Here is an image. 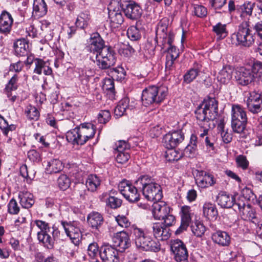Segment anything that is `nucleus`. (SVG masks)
I'll list each match as a JSON object with an SVG mask.
<instances>
[{
	"label": "nucleus",
	"instance_id": "20",
	"mask_svg": "<svg viewBox=\"0 0 262 262\" xmlns=\"http://www.w3.org/2000/svg\"><path fill=\"white\" fill-rule=\"evenodd\" d=\"M116 160L118 163L124 164L130 158L129 146L124 141H119L116 143Z\"/></svg>",
	"mask_w": 262,
	"mask_h": 262
},
{
	"label": "nucleus",
	"instance_id": "29",
	"mask_svg": "<svg viewBox=\"0 0 262 262\" xmlns=\"http://www.w3.org/2000/svg\"><path fill=\"white\" fill-rule=\"evenodd\" d=\"M203 213L205 217L211 221L215 220L218 215L215 205L210 202H206L204 204Z\"/></svg>",
	"mask_w": 262,
	"mask_h": 262
},
{
	"label": "nucleus",
	"instance_id": "42",
	"mask_svg": "<svg viewBox=\"0 0 262 262\" xmlns=\"http://www.w3.org/2000/svg\"><path fill=\"white\" fill-rule=\"evenodd\" d=\"M79 78L82 82H88L90 78L94 76L95 70L89 67H84L79 71Z\"/></svg>",
	"mask_w": 262,
	"mask_h": 262
},
{
	"label": "nucleus",
	"instance_id": "43",
	"mask_svg": "<svg viewBox=\"0 0 262 262\" xmlns=\"http://www.w3.org/2000/svg\"><path fill=\"white\" fill-rule=\"evenodd\" d=\"M200 71V70L198 66L187 71L183 76L184 82L187 84L191 82L199 75Z\"/></svg>",
	"mask_w": 262,
	"mask_h": 262
},
{
	"label": "nucleus",
	"instance_id": "52",
	"mask_svg": "<svg viewBox=\"0 0 262 262\" xmlns=\"http://www.w3.org/2000/svg\"><path fill=\"white\" fill-rule=\"evenodd\" d=\"M127 35L132 40H138L141 38V33L139 29L134 26H130L127 31Z\"/></svg>",
	"mask_w": 262,
	"mask_h": 262
},
{
	"label": "nucleus",
	"instance_id": "40",
	"mask_svg": "<svg viewBox=\"0 0 262 262\" xmlns=\"http://www.w3.org/2000/svg\"><path fill=\"white\" fill-rule=\"evenodd\" d=\"M101 182V179L97 175L91 174L87 178L86 186L88 190L94 192L99 188Z\"/></svg>",
	"mask_w": 262,
	"mask_h": 262
},
{
	"label": "nucleus",
	"instance_id": "11",
	"mask_svg": "<svg viewBox=\"0 0 262 262\" xmlns=\"http://www.w3.org/2000/svg\"><path fill=\"white\" fill-rule=\"evenodd\" d=\"M244 101L249 111L253 114L260 112L262 108V95L256 92H245Z\"/></svg>",
	"mask_w": 262,
	"mask_h": 262
},
{
	"label": "nucleus",
	"instance_id": "34",
	"mask_svg": "<svg viewBox=\"0 0 262 262\" xmlns=\"http://www.w3.org/2000/svg\"><path fill=\"white\" fill-rule=\"evenodd\" d=\"M29 45L25 39H17L14 43L15 52L17 56L28 55Z\"/></svg>",
	"mask_w": 262,
	"mask_h": 262
},
{
	"label": "nucleus",
	"instance_id": "55",
	"mask_svg": "<svg viewBox=\"0 0 262 262\" xmlns=\"http://www.w3.org/2000/svg\"><path fill=\"white\" fill-rule=\"evenodd\" d=\"M235 162L237 167L243 170H246L249 166V161L245 156L240 155L235 158Z\"/></svg>",
	"mask_w": 262,
	"mask_h": 262
},
{
	"label": "nucleus",
	"instance_id": "10",
	"mask_svg": "<svg viewBox=\"0 0 262 262\" xmlns=\"http://www.w3.org/2000/svg\"><path fill=\"white\" fill-rule=\"evenodd\" d=\"M107 9L111 27L114 28H118L124 21L121 0H111Z\"/></svg>",
	"mask_w": 262,
	"mask_h": 262
},
{
	"label": "nucleus",
	"instance_id": "15",
	"mask_svg": "<svg viewBox=\"0 0 262 262\" xmlns=\"http://www.w3.org/2000/svg\"><path fill=\"white\" fill-rule=\"evenodd\" d=\"M99 255L103 262H120L118 251L109 244H104L100 247Z\"/></svg>",
	"mask_w": 262,
	"mask_h": 262
},
{
	"label": "nucleus",
	"instance_id": "54",
	"mask_svg": "<svg viewBox=\"0 0 262 262\" xmlns=\"http://www.w3.org/2000/svg\"><path fill=\"white\" fill-rule=\"evenodd\" d=\"M103 89L106 91H107V92L110 93V94L114 95V82L112 78H106L104 79Z\"/></svg>",
	"mask_w": 262,
	"mask_h": 262
},
{
	"label": "nucleus",
	"instance_id": "31",
	"mask_svg": "<svg viewBox=\"0 0 262 262\" xmlns=\"http://www.w3.org/2000/svg\"><path fill=\"white\" fill-rule=\"evenodd\" d=\"M87 221L92 228L98 229L103 222V218L99 212H92L88 215Z\"/></svg>",
	"mask_w": 262,
	"mask_h": 262
},
{
	"label": "nucleus",
	"instance_id": "39",
	"mask_svg": "<svg viewBox=\"0 0 262 262\" xmlns=\"http://www.w3.org/2000/svg\"><path fill=\"white\" fill-rule=\"evenodd\" d=\"M218 204L223 208L234 207L235 202L233 203L234 198L232 196L224 193H220L217 198Z\"/></svg>",
	"mask_w": 262,
	"mask_h": 262
},
{
	"label": "nucleus",
	"instance_id": "37",
	"mask_svg": "<svg viewBox=\"0 0 262 262\" xmlns=\"http://www.w3.org/2000/svg\"><path fill=\"white\" fill-rule=\"evenodd\" d=\"M91 23V16L86 12L80 13L76 18L75 25L81 29H85Z\"/></svg>",
	"mask_w": 262,
	"mask_h": 262
},
{
	"label": "nucleus",
	"instance_id": "7",
	"mask_svg": "<svg viewBox=\"0 0 262 262\" xmlns=\"http://www.w3.org/2000/svg\"><path fill=\"white\" fill-rule=\"evenodd\" d=\"M242 193L243 196L235 202L234 209L237 208L239 215L244 220L256 223L257 222V219L255 209L246 201L252 198L254 194L251 189L247 188L243 190Z\"/></svg>",
	"mask_w": 262,
	"mask_h": 262
},
{
	"label": "nucleus",
	"instance_id": "63",
	"mask_svg": "<svg viewBox=\"0 0 262 262\" xmlns=\"http://www.w3.org/2000/svg\"><path fill=\"white\" fill-rule=\"evenodd\" d=\"M254 5V3H252L251 2H248L245 3L243 6L242 15H247L250 16L252 13Z\"/></svg>",
	"mask_w": 262,
	"mask_h": 262
},
{
	"label": "nucleus",
	"instance_id": "24",
	"mask_svg": "<svg viewBox=\"0 0 262 262\" xmlns=\"http://www.w3.org/2000/svg\"><path fill=\"white\" fill-rule=\"evenodd\" d=\"M152 229L154 235L158 240H166L170 236L169 228L163 224L155 223L152 225Z\"/></svg>",
	"mask_w": 262,
	"mask_h": 262
},
{
	"label": "nucleus",
	"instance_id": "57",
	"mask_svg": "<svg viewBox=\"0 0 262 262\" xmlns=\"http://www.w3.org/2000/svg\"><path fill=\"white\" fill-rule=\"evenodd\" d=\"M252 71L255 74V78L262 81V63L257 61L255 62L252 65Z\"/></svg>",
	"mask_w": 262,
	"mask_h": 262
},
{
	"label": "nucleus",
	"instance_id": "33",
	"mask_svg": "<svg viewBox=\"0 0 262 262\" xmlns=\"http://www.w3.org/2000/svg\"><path fill=\"white\" fill-rule=\"evenodd\" d=\"M18 198L21 206L24 208H31L34 203L33 195L26 191L19 192Z\"/></svg>",
	"mask_w": 262,
	"mask_h": 262
},
{
	"label": "nucleus",
	"instance_id": "21",
	"mask_svg": "<svg viewBox=\"0 0 262 262\" xmlns=\"http://www.w3.org/2000/svg\"><path fill=\"white\" fill-rule=\"evenodd\" d=\"M180 214L181 217V224L176 231V234H179L187 229L191 221L193 212L189 206H183L181 208Z\"/></svg>",
	"mask_w": 262,
	"mask_h": 262
},
{
	"label": "nucleus",
	"instance_id": "23",
	"mask_svg": "<svg viewBox=\"0 0 262 262\" xmlns=\"http://www.w3.org/2000/svg\"><path fill=\"white\" fill-rule=\"evenodd\" d=\"M170 212V208L164 202H154L152 205V213L156 220H161Z\"/></svg>",
	"mask_w": 262,
	"mask_h": 262
},
{
	"label": "nucleus",
	"instance_id": "30",
	"mask_svg": "<svg viewBox=\"0 0 262 262\" xmlns=\"http://www.w3.org/2000/svg\"><path fill=\"white\" fill-rule=\"evenodd\" d=\"M63 168L61 161L58 159H52L47 161L45 170L47 173L52 174L60 172Z\"/></svg>",
	"mask_w": 262,
	"mask_h": 262
},
{
	"label": "nucleus",
	"instance_id": "13",
	"mask_svg": "<svg viewBox=\"0 0 262 262\" xmlns=\"http://www.w3.org/2000/svg\"><path fill=\"white\" fill-rule=\"evenodd\" d=\"M118 189L126 200L130 202H136L140 199L137 188L128 181L123 180L120 182L118 184Z\"/></svg>",
	"mask_w": 262,
	"mask_h": 262
},
{
	"label": "nucleus",
	"instance_id": "44",
	"mask_svg": "<svg viewBox=\"0 0 262 262\" xmlns=\"http://www.w3.org/2000/svg\"><path fill=\"white\" fill-rule=\"evenodd\" d=\"M213 31L215 33L217 38L220 39L225 38L228 35L226 25L222 24L221 23H217L213 27Z\"/></svg>",
	"mask_w": 262,
	"mask_h": 262
},
{
	"label": "nucleus",
	"instance_id": "46",
	"mask_svg": "<svg viewBox=\"0 0 262 262\" xmlns=\"http://www.w3.org/2000/svg\"><path fill=\"white\" fill-rule=\"evenodd\" d=\"M191 229L193 234L197 237H201L206 231L203 224L199 221H196L191 225Z\"/></svg>",
	"mask_w": 262,
	"mask_h": 262
},
{
	"label": "nucleus",
	"instance_id": "4",
	"mask_svg": "<svg viewBox=\"0 0 262 262\" xmlns=\"http://www.w3.org/2000/svg\"><path fill=\"white\" fill-rule=\"evenodd\" d=\"M96 133V126L91 123H84L73 129L68 131L66 138L73 144L83 145L92 139Z\"/></svg>",
	"mask_w": 262,
	"mask_h": 262
},
{
	"label": "nucleus",
	"instance_id": "60",
	"mask_svg": "<svg viewBox=\"0 0 262 262\" xmlns=\"http://www.w3.org/2000/svg\"><path fill=\"white\" fill-rule=\"evenodd\" d=\"M35 224L36 226L40 230L37 233H45L50 231V227L48 223L41 220H36Z\"/></svg>",
	"mask_w": 262,
	"mask_h": 262
},
{
	"label": "nucleus",
	"instance_id": "56",
	"mask_svg": "<svg viewBox=\"0 0 262 262\" xmlns=\"http://www.w3.org/2000/svg\"><path fill=\"white\" fill-rule=\"evenodd\" d=\"M111 113L108 110H101L98 115V121L100 123L105 124L111 119Z\"/></svg>",
	"mask_w": 262,
	"mask_h": 262
},
{
	"label": "nucleus",
	"instance_id": "6",
	"mask_svg": "<svg viewBox=\"0 0 262 262\" xmlns=\"http://www.w3.org/2000/svg\"><path fill=\"white\" fill-rule=\"evenodd\" d=\"M167 94L168 88L164 85L149 86L142 91V104L147 107L155 104H160L166 98Z\"/></svg>",
	"mask_w": 262,
	"mask_h": 262
},
{
	"label": "nucleus",
	"instance_id": "12",
	"mask_svg": "<svg viewBox=\"0 0 262 262\" xmlns=\"http://www.w3.org/2000/svg\"><path fill=\"white\" fill-rule=\"evenodd\" d=\"M61 225L72 242L77 245L81 239V232L80 229V223L77 221L67 222L61 221Z\"/></svg>",
	"mask_w": 262,
	"mask_h": 262
},
{
	"label": "nucleus",
	"instance_id": "41",
	"mask_svg": "<svg viewBox=\"0 0 262 262\" xmlns=\"http://www.w3.org/2000/svg\"><path fill=\"white\" fill-rule=\"evenodd\" d=\"M37 238L40 243H41L45 247L51 249L54 247V239L48 234V232L45 233H37Z\"/></svg>",
	"mask_w": 262,
	"mask_h": 262
},
{
	"label": "nucleus",
	"instance_id": "25",
	"mask_svg": "<svg viewBox=\"0 0 262 262\" xmlns=\"http://www.w3.org/2000/svg\"><path fill=\"white\" fill-rule=\"evenodd\" d=\"M213 242L220 246H228L231 242V237L229 234L223 231L218 230L211 236Z\"/></svg>",
	"mask_w": 262,
	"mask_h": 262
},
{
	"label": "nucleus",
	"instance_id": "53",
	"mask_svg": "<svg viewBox=\"0 0 262 262\" xmlns=\"http://www.w3.org/2000/svg\"><path fill=\"white\" fill-rule=\"evenodd\" d=\"M17 81L18 76L17 74H14L9 81V82L5 88V90L7 93L8 96H9V92L15 90L17 88Z\"/></svg>",
	"mask_w": 262,
	"mask_h": 262
},
{
	"label": "nucleus",
	"instance_id": "5",
	"mask_svg": "<svg viewBox=\"0 0 262 262\" xmlns=\"http://www.w3.org/2000/svg\"><path fill=\"white\" fill-rule=\"evenodd\" d=\"M133 234L136 246L138 249L155 252L160 250V244L153 239L147 230L135 227Z\"/></svg>",
	"mask_w": 262,
	"mask_h": 262
},
{
	"label": "nucleus",
	"instance_id": "19",
	"mask_svg": "<svg viewBox=\"0 0 262 262\" xmlns=\"http://www.w3.org/2000/svg\"><path fill=\"white\" fill-rule=\"evenodd\" d=\"M112 239L114 246L117 248V250L120 252L125 251L131 245L129 237L125 232L116 233Z\"/></svg>",
	"mask_w": 262,
	"mask_h": 262
},
{
	"label": "nucleus",
	"instance_id": "51",
	"mask_svg": "<svg viewBox=\"0 0 262 262\" xmlns=\"http://www.w3.org/2000/svg\"><path fill=\"white\" fill-rule=\"evenodd\" d=\"M0 128L5 135H7L9 131L15 129L14 124H9L8 122L2 117H0Z\"/></svg>",
	"mask_w": 262,
	"mask_h": 262
},
{
	"label": "nucleus",
	"instance_id": "14",
	"mask_svg": "<svg viewBox=\"0 0 262 262\" xmlns=\"http://www.w3.org/2000/svg\"><path fill=\"white\" fill-rule=\"evenodd\" d=\"M170 250L177 262H188V251L184 243L180 239L170 242Z\"/></svg>",
	"mask_w": 262,
	"mask_h": 262
},
{
	"label": "nucleus",
	"instance_id": "58",
	"mask_svg": "<svg viewBox=\"0 0 262 262\" xmlns=\"http://www.w3.org/2000/svg\"><path fill=\"white\" fill-rule=\"evenodd\" d=\"M8 211L11 214H16L19 211V207L14 199H12L8 204Z\"/></svg>",
	"mask_w": 262,
	"mask_h": 262
},
{
	"label": "nucleus",
	"instance_id": "48",
	"mask_svg": "<svg viewBox=\"0 0 262 262\" xmlns=\"http://www.w3.org/2000/svg\"><path fill=\"white\" fill-rule=\"evenodd\" d=\"M196 137L192 135L190 138V144L185 149V153L188 156H193L196 150Z\"/></svg>",
	"mask_w": 262,
	"mask_h": 262
},
{
	"label": "nucleus",
	"instance_id": "9",
	"mask_svg": "<svg viewBox=\"0 0 262 262\" xmlns=\"http://www.w3.org/2000/svg\"><path fill=\"white\" fill-rule=\"evenodd\" d=\"M232 38H236V44L244 47H250L254 41V38L249 28V23L247 21L242 22L238 26L236 33L232 34Z\"/></svg>",
	"mask_w": 262,
	"mask_h": 262
},
{
	"label": "nucleus",
	"instance_id": "27",
	"mask_svg": "<svg viewBox=\"0 0 262 262\" xmlns=\"http://www.w3.org/2000/svg\"><path fill=\"white\" fill-rule=\"evenodd\" d=\"M48 8L44 0H34L32 16L35 18L44 16L47 13Z\"/></svg>",
	"mask_w": 262,
	"mask_h": 262
},
{
	"label": "nucleus",
	"instance_id": "36",
	"mask_svg": "<svg viewBox=\"0 0 262 262\" xmlns=\"http://www.w3.org/2000/svg\"><path fill=\"white\" fill-rule=\"evenodd\" d=\"M232 73L233 70L230 66H225L219 72L217 79L222 83H228L232 78Z\"/></svg>",
	"mask_w": 262,
	"mask_h": 262
},
{
	"label": "nucleus",
	"instance_id": "59",
	"mask_svg": "<svg viewBox=\"0 0 262 262\" xmlns=\"http://www.w3.org/2000/svg\"><path fill=\"white\" fill-rule=\"evenodd\" d=\"M112 72L113 76L116 77L118 80L121 81L125 78V71L121 67H117L116 68H114Z\"/></svg>",
	"mask_w": 262,
	"mask_h": 262
},
{
	"label": "nucleus",
	"instance_id": "16",
	"mask_svg": "<svg viewBox=\"0 0 262 262\" xmlns=\"http://www.w3.org/2000/svg\"><path fill=\"white\" fill-rule=\"evenodd\" d=\"M184 139V135L179 130L169 132L163 136L162 143L166 148H174Z\"/></svg>",
	"mask_w": 262,
	"mask_h": 262
},
{
	"label": "nucleus",
	"instance_id": "26",
	"mask_svg": "<svg viewBox=\"0 0 262 262\" xmlns=\"http://www.w3.org/2000/svg\"><path fill=\"white\" fill-rule=\"evenodd\" d=\"M124 12L127 17L131 19H137L141 16L142 10L138 4L131 3L126 5Z\"/></svg>",
	"mask_w": 262,
	"mask_h": 262
},
{
	"label": "nucleus",
	"instance_id": "61",
	"mask_svg": "<svg viewBox=\"0 0 262 262\" xmlns=\"http://www.w3.org/2000/svg\"><path fill=\"white\" fill-rule=\"evenodd\" d=\"M99 250L98 244L96 243H92L88 247V253L91 257L94 258L98 253L99 254Z\"/></svg>",
	"mask_w": 262,
	"mask_h": 262
},
{
	"label": "nucleus",
	"instance_id": "38",
	"mask_svg": "<svg viewBox=\"0 0 262 262\" xmlns=\"http://www.w3.org/2000/svg\"><path fill=\"white\" fill-rule=\"evenodd\" d=\"M129 99L124 98L121 99L114 109V115L116 118H119L124 115L127 110L130 109Z\"/></svg>",
	"mask_w": 262,
	"mask_h": 262
},
{
	"label": "nucleus",
	"instance_id": "17",
	"mask_svg": "<svg viewBox=\"0 0 262 262\" xmlns=\"http://www.w3.org/2000/svg\"><path fill=\"white\" fill-rule=\"evenodd\" d=\"M254 78L255 74L253 72L252 68L240 67L236 70L235 78L238 84L247 85L253 81Z\"/></svg>",
	"mask_w": 262,
	"mask_h": 262
},
{
	"label": "nucleus",
	"instance_id": "32",
	"mask_svg": "<svg viewBox=\"0 0 262 262\" xmlns=\"http://www.w3.org/2000/svg\"><path fill=\"white\" fill-rule=\"evenodd\" d=\"M35 68L34 73L40 75L42 71L45 75H50L52 73L51 68L47 64V63L42 59L36 58L34 61Z\"/></svg>",
	"mask_w": 262,
	"mask_h": 262
},
{
	"label": "nucleus",
	"instance_id": "18",
	"mask_svg": "<svg viewBox=\"0 0 262 262\" xmlns=\"http://www.w3.org/2000/svg\"><path fill=\"white\" fill-rule=\"evenodd\" d=\"M216 180L214 176L204 170H197L195 177V183L198 187L205 188L214 185Z\"/></svg>",
	"mask_w": 262,
	"mask_h": 262
},
{
	"label": "nucleus",
	"instance_id": "49",
	"mask_svg": "<svg viewBox=\"0 0 262 262\" xmlns=\"http://www.w3.org/2000/svg\"><path fill=\"white\" fill-rule=\"evenodd\" d=\"M70 184L71 181L66 174H62L58 177L57 184L60 189L66 190L70 187Z\"/></svg>",
	"mask_w": 262,
	"mask_h": 262
},
{
	"label": "nucleus",
	"instance_id": "28",
	"mask_svg": "<svg viewBox=\"0 0 262 262\" xmlns=\"http://www.w3.org/2000/svg\"><path fill=\"white\" fill-rule=\"evenodd\" d=\"M115 191L111 190L110 193H105L100 196L102 202H105L106 206L113 209L119 207L122 204V200L116 197L111 196V194H114Z\"/></svg>",
	"mask_w": 262,
	"mask_h": 262
},
{
	"label": "nucleus",
	"instance_id": "8",
	"mask_svg": "<svg viewBox=\"0 0 262 262\" xmlns=\"http://www.w3.org/2000/svg\"><path fill=\"white\" fill-rule=\"evenodd\" d=\"M231 127L234 133L241 134L245 129L247 116L245 108L239 104H233L232 106Z\"/></svg>",
	"mask_w": 262,
	"mask_h": 262
},
{
	"label": "nucleus",
	"instance_id": "64",
	"mask_svg": "<svg viewBox=\"0 0 262 262\" xmlns=\"http://www.w3.org/2000/svg\"><path fill=\"white\" fill-rule=\"evenodd\" d=\"M161 219L164 220L163 225H164L165 227H167L173 225L176 222L175 217L170 214V212L166 215L165 216H164L163 218H162Z\"/></svg>",
	"mask_w": 262,
	"mask_h": 262
},
{
	"label": "nucleus",
	"instance_id": "3",
	"mask_svg": "<svg viewBox=\"0 0 262 262\" xmlns=\"http://www.w3.org/2000/svg\"><path fill=\"white\" fill-rule=\"evenodd\" d=\"M135 184L142 190L143 195L148 201L157 202L162 199L161 187L151 177L148 175L141 176Z\"/></svg>",
	"mask_w": 262,
	"mask_h": 262
},
{
	"label": "nucleus",
	"instance_id": "35",
	"mask_svg": "<svg viewBox=\"0 0 262 262\" xmlns=\"http://www.w3.org/2000/svg\"><path fill=\"white\" fill-rule=\"evenodd\" d=\"M179 56V50L174 46L169 47L167 50L166 61L165 63L166 69H170L174 60Z\"/></svg>",
	"mask_w": 262,
	"mask_h": 262
},
{
	"label": "nucleus",
	"instance_id": "22",
	"mask_svg": "<svg viewBox=\"0 0 262 262\" xmlns=\"http://www.w3.org/2000/svg\"><path fill=\"white\" fill-rule=\"evenodd\" d=\"M13 18L12 15L6 10H3L0 15V33L9 34L12 27Z\"/></svg>",
	"mask_w": 262,
	"mask_h": 262
},
{
	"label": "nucleus",
	"instance_id": "45",
	"mask_svg": "<svg viewBox=\"0 0 262 262\" xmlns=\"http://www.w3.org/2000/svg\"><path fill=\"white\" fill-rule=\"evenodd\" d=\"M166 152V159L169 162L178 161L182 157V152L173 148H167Z\"/></svg>",
	"mask_w": 262,
	"mask_h": 262
},
{
	"label": "nucleus",
	"instance_id": "50",
	"mask_svg": "<svg viewBox=\"0 0 262 262\" xmlns=\"http://www.w3.org/2000/svg\"><path fill=\"white\" fill-rule=\"evenodd\" d=\"M192 13L195 16L203 18L205 17L207 14V10L204 6L198 5L194 4L193 5Z\"/></svg>",
	"mask_w": 262,
	"mask_h": 262
},
{
	"label": "nucleus",
	"instance_id": "1",
	"mask_svg": "<svg viewBox=\"0 0 262 262\" xmlns=\"http://www.w3.org/2000/svg\"><path fill=\"white\" fill-rule=\"evenodd\" d=\"M89 51L90 59L101 69H107L114 66L116 59L112 49L104 45L100 34L95 32L90 37Z\"/></svg>",
	"mask_w": 262,
	"mask_h": 262
},
{
	"label": "nucleus",
	"instance_id": "2",
	"mask_svg": "<svg viewBox=\"0 0 262 262\" xmlns=\"http://www.w3.org/2000/svg\"><path fill=\"white\" fill-rule=\"evenodd\" d=\"M199 121L200 129L198 133L201 138L206 137L210 128L209 121L214 120L218 114V102L214 98H209L199 106L195 111Z\"/></svg>",
	"mask_w": 262,
	"mask_h": 262
},
{
	"label": "nucleus",
	"instance_id": "62",
	"mask_svg": "<svg viewBox=\"0 0 262 262\" xmlns=\"http://www.w3.org/2000/svg\"><path fill=\"white\" fill-rule=\"evenodd\" d=\"M115 220L118 225L123 228H127L130 225V222L128 219L123 215H118L115 217Z\"/></svg>",
	"mask_w": 262,
	"mask_h": 262
},
{
	"label": "nucleus",
	"instance_id": "47",
	"mask_svg": "<svg viewBox=\"0 0 262 262\" xmlns=\"http://www.w3.org/2000/svg\"><path fill=\"white\" fill-rule=\"evenodd\" d=\"M25 114L27 118L30 120H37L40 115L38 110L35 106L32 105L27 107Z\"/></svg>",
	"mask_w": 262,
	"mask_h": 262
}]
</instances>
